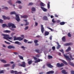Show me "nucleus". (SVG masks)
I'll return each mask as SVG.
<instances>
[{
	"label": "nucleus",
	"mask_w": 74,
	"mask_h": 74,
	"mask_svg": "<svg viewBox=\"0 0 74 74\" xmlns=\"http://www.w3.org/2000/svg\"><path fill=\"white\" fill-rule=\"evenodd\" d=\"M68 36L69 37H71V35L70 34V33H68Z\"/></svg>",
	"instance_id": "nucleus-43"
},
{
	"label": "nucleus",
	"mask_w": 74,
	"mask_h": 74,
	"mask_svg": "<svg viewBox=\"0 0 74 74\" xmlns=\"http://www.w3.org/2000/svg\"><path fill=\"white\" fill-rule=\"evenodd\" d=\"M3 9H5V10H8V8H7V7H6L5 8H3Z\"/></svg>",
	"instance_id": "nucleus-60"
},
{
	"label": "nucleus",
	"mask_w": 74,
	"mask_h": 74,
	"mask_svg": "<svg viewBox=\"0 0 74 74\" xmlns=\"http://www.w3.org/2000/svg\"><path fill=\"white\" fill-rule=\"evenodd\" d=\"M16 3H18L19 4H21L22 3V2L21 1H18L16 2Z\"/></svg>",
	"instance_id": "nucleus-44"
},
{
	"label": "nucleus",
	"mask_w": 74,
	"mask_h": 74,
	"mask_svg": "<svg viewBox=\"0 0 74 74\" xmlns=\"http://www.w3.org/2000/svg\"><path fill=\"white\" fill-rule=\"evenodd\" d=\"M33 3H30L29 4V5H33Z\"/></svg>",
	"instance_id": "nucleus-53"
},
{
	"label": "nucleus",
	"mask_w": 74,
	"mask_h": 74,
	"mask_svg": "<svg viewBox=\"0 0 74 74\" xmlns=\"http://www.w3.org/2000/svg\"><path fill=\"white\" fill-rule=\"evenodd\" d=\"M73 43H67L64 44V46H69V45H72Z\"/></svg>",
	"instance_id": "nucleus-7"
},
{
	"label": "nucleus",
	"mask_w": 74,
	"mask_h": 74,
	"mask_svg": "<svg viewBox=\"0 0 74 74\" xmlns=\"http://www.w3.org/2000/svg\"><path fill=\"white\" fill-rule=\"evenodd\" d=\"M35 51L36 52L38 53H40V50L39 49H36Z\"/></svg>",
	"instance_id": "nucleus-38"
},
{
	"label": "nucleus",
	"mask_w": 74,
	"mask_h": 74,
	"mask_svg": "<svg viewBox=\"0 0 74 74\" xmlns=\"http://www.w3.org/2000/svg\"><path fill=\"white\" fill-rule=\"evenodd\" d=\"M35 46L36 47V46H38V44L36 43H35Z\"/></svg>",
	"instance_id": "nucleus-63"
},
{
	"label": "nucleus",
	"mask_w": 74,
	"mask_h": 74,
	"mask_svg": "<svg viewBox=\"0 0 74 74\" xmlns=\"http://www.w3.org/2000/svg\"><path fill=\"white\" fill-rule=\"evenodd\" d=\"M1 62H2V63H7V61L4 60H1Z\"/></svg>",
	"instance_id": "nucleus-25"
},
{
	"label": "nucleus",
	"mask_w": 74,
	"mask_h": 74,
	"mask_svg": "<svg viewBox=\"0 0 74 74\" xmlns=\"http://www.w3.org/2000/svg\"><path fill=\"white\" fill-rule=\"evenodd\" d=\"M71 73L72 74H74V71H71Z\"/></svg>",
	"instance_id": "nucleus-59"
},
{
	"label": "nucleus",
	"mask_w": 74,
	"mask_h": 74,
	"mask_svg": "<svg viewBox=\"0 0 74 74\" xmlns=\"http://www.w3.org/2000/svg\"><path fill=\"white\" fill-rule=\"evenodd\" d=\"M56 66L58 67H61L64 66V64L63 63H61L60 64L59 63H58L57 64Z\"/></svg>",
	"instance_id": "nucleus-2"
},
{
	"label": "nucleus",
	"mask_w": 74,
	"mask_h": 74,
	"mask_svg": "<svg viewBox=\"0 0 74 74\" xmlns=\"http://www.w3.org/2000/svg\"><path fill=\"white\" fill-rule=\"evenodd\" d=\"M12 23H8V27H10L12 26Z\"/></svg>",
	"instance_id": "nucleus-33"
},
{
	"label": "nucleus",
	"mask_w": 74,
	"mask_h": 74,
	"mask_svg": "<svg viewBox=\"0 0 74 74\" xmlns=\"http://www.w3.org/2000/svg\"><path fill=\"white\" fill-rule=\"evenodd\" d=\"M69 56H70V58L72 59V60H73V59H74V58H73V56H72V55H71V54L70 53L69 54Z\"/></svg>",
	"instance_id": "nucleus-31"
},
{
	"label": "nucleus",
	"mask_w": 74,
	"mask_h": 74,
	"mask_svg": "<svg viewBox=\"0 0 74 74\" xmlns=\"http://www.w3.org/2000/svg\"><path fill=\"white\" fill-rule=\"evenodd\" d=\"M52 49L53 51H55V46L53 47H52Z\"/></svg>",
	"instance_id": "nucleus-52"
},
{
	"label": "nucleus",
	"mask_w": 74,
	"mask_h": 74,
	"mask_svg": "<svg viewBox=\"0 0 74 74\" xmlns=\"http://www.w3.org/2000/svg\"><path fill=\"white\" fill-rule=\"evenodd\" d=\"M52 36H50V37L49 38L50 40H52Z\"/></svg>",
	"instance_id": "nucleus-64"
},
{
	"label": "nucleus",
	"mask_w": 74,
	"mask_h": 74,
	"mask_svg": "<svg viewBox=\"0 0 74 74\" xmlns=\"http://www.w3.org/2000/svg\"><path fill=\"white\" fill-rule=\"evenodd\" d=\"M32 11L35 12L36 11V9L34 8H32Z\"/></svg>",
	"instance_id": "nucleus-41"
},
{
	"label": "nucleus",
	"mask_w": 74,
	"mask_h": 74,
	"mask_svg": "<svg viewBox=\"0 0 74 74\" xmlns=\"http://www.w3.org/2000/svg\"><path fill=\"white\" fill-rule=\"evenodd\" d=\"M2 17L4 20H7V19L9 20L10 19V17H6L5 16H2Z\"/></svg>",
	"instance_id": "nucleus-6"
},
{
	"label": "nucleus",
	"mask_w": 74,
	"mask_h": 74,
	"mask_svg": "<svg viewBox=\"0 0 74 74\" xmlns=\"http://www.w3.org/2000/svg\"><path fill=\"white\" fill-rule=\"evenodd\" d=\"M40 5L41 7H44V6L45 5L42 2H41L40 3Z\"/></svg>",
	"instance_id": "nucleus-20"
},
{
	"label": "nucleus",
	"mask_w": 74,
	"mask_h": 74,
	"mask_svg": "<svg viewBox=\"0 0 74 74\" xmlns=\"http://www.w3.org/2000/svg\"><path fill=\"white\" fill-rule=\"evenodd\" d=\"M14 53L15 55H18V53L16 52H14Z\"/></svg>",
	"instance_id": "nucleus-61"
},
{
	"label": "nucleus",
	"mask_w": 74,
	"mask_h": 74,
	"mask_svg": "<svg viewBox=\"0 0 74 74\" xmlns=\"http://www.w3.org/2000/svg\"><path fill=\"white\" fill-rule=\"evenodd\" d=\"M21 38L20 37H18V40H19V41H21V40H22L23 38H24V35H21Z\"/></svg>",
	"instance_id": "nucleus-4"
},
{
	"label": "nucleus",
	"mask_w": 74,
	"mask_h": 74,
	"mask_svg": "<svg viewBox=\"0 0 74 74\" xmlns=\"http://www.w3.org/2000/svg\"><path fill=\"white\" fill-rule=\"evenodd\" d=\"M28 28H29V27L28 26H27L25 28V30H27V29H28Z\"/></svg>",
	"instance_id": "nucleus-57"
},
{
	"label": "nucleus",
	"mask_w": 74,
	"mask_h": 74,
	"mask_svg": "<svg viewBox=\"0 0 74 74\" xmlns=\"http://www.w3.org/2000/svg\"><path fill=\"white\" fill-rule=\"evenodd\" d=\"M10 66V64H5L4 65V67H7V66H8V67H9Z\"/></svg>",
	"instance_id": "nucleus-24"
},
{
	"label": "nucleus",
	"mask_w": 74,
	"mask_h": 74,
	"mask_svg": "<svg viewBox=\"0 0 74 74\" xmlns=\"http://www.w3.org/2000/svg\"><path fill=\"white\" fill-rule=\"evenodd\" d=\"M7 26V25L5 24H3L2 25L3 27H6Z\"/></svg>",
	"instance_id": "nucleus-40"
},
{
	"label": "nucleus",
	"mask_w": 74,
	"mask_h": 74,
	"mask_svg": "<svg viewBox=\"0 0 74 74\" xmlns=\"http://www.w3.org/2000/svg\"><path fill=\"white\" fill-rule=\"evenodd\" d=\"M33 58L34 59V60H37V58L34 56L33 57Z\"/></svg>",
	"instance_id": "nucleus-50"
},
{
	"label": "nucleus",
	"mask_w": 74,
	"mask_h": 74,
	"mask_svg": "<svg viewBox=\"0 0 74 74\" xmlns=\"http://www.w3.org/2000/svg\"><path fill=\"white\" fill-rule=\"evenodd\" d=\"M71 50V48L69 46L68 49L66 50V52H69V51H70Z\"/></svg>",
	"instance_id": "nucleus-22"
},
{
	"label": "nucleus",
	"mask_w": 74,
	"mask_h": 74,
	"mask_svg": "<svg viewBox=\"0 0 74 74\" xmlns=\"http://www.w3.org/2000/svg\"><path fill=\"white\" fill-rule=\"evenodd\" d=\"M12 37H10L9 36L8 37V39L7 40L8 41H9L10 42H12L9 40H12Z\"/></svg>",
	"instance_id": "nucleus-12"
},
{
	"label": "nucleus",
	"mask_w": 74,
	"mask_h": 74,
	"mask_svg": "<svg viewBox=\"0 0 74 74\" xmlns=\"http://www.w3.org/2000/svg\"><path fill=\"white\" fill-rule=\"evenodd\" d=\"M5 42L7 44H8V45H10V43L6 41H5Z\"/></svg>",
	"instance_id": "nucleus-48"
},
{
	"label": "nucleus",
	"mask_w": 74,
	"mask_h": 74,
	"mask_svg": "<svg viewBox=\"0 0 74 74\" xmlns=\"http://www.w3.org/2000/svg\"><path fill=\"white\" fill-rule=\"evenodd\" d=\"M2 35L4 36V37H3L4 39H6V40H8V38L9 35L5 34H2Z\"/></svg>",
	"instance_id": "nucleus-3"
},
{
	"label": "nucleus",
	"mask_w": 74,
	"mask_h": 74,
	"mask_svg": "<svg viewBox=\"0 0 74 74\" xmlns=\"http://www.w3.org/2000/svg\"><path fill=\"white\" fill-rule=\"evenodd\" d=\"M64 56L65 57V58L68 61H70V60H71V58H70L69 57V56H66L65 54H64Z\"/></svg>",
	"instance_id": "nucleus-1"
},
{
	"label": "nucleus",
	"mask_w": 74,
	"mask_h": 74,
	"mask_svg": "<svg viewBox=\"0 0 74 74\" xmlns=\"http://www.w3.org/2000/svg\"><path fill=\"white\" fill-rule=\"evenodd\" d=\"M60 52H62L63 54H64V51H63V49H62L61 50H60Z\"/></svg>",
	"instance_id": "nucleus-47"
},
{
	"label": "nucleus",
	"mask_w": 74,
	"mask_h": 74,
	"mask_svg": "<svg viewBox=\"0 0 74 74\" xmlns=\"http://www.w3.org/2000/svg\"><path fill=\"white\" fill-rule=\"evenodd\" d=\"M47 66L49 67V68H52L53 67V66L52 65H51L50 64H47Z\"/></svg>",
	"instance_id": "nucleus-18"
},
{
	"label": "nucleus",
	"mask_w": 74,
	"mask_h": 74,
	"mask_svg": "<svg viewBox=\"0 0 74 74\" xmlns=\"http://www.w3.org/2000/svg\"><path fill=\"white\" fill-rule=\"evenodd\" d=\"M24 21L26 23L25 24V26H27V25H28L29 22H27V20H24Z\"/></svg>",
	"instance_id": "nucleus-15"
},
{
	"label": "nucleus",
	"mask_w": 74,
	"mask_h": 74,
	"mask_svg": "<svg viewBox=\"0 0 74 74\" xmlns=\"http://www.w3.org/2000/svg\"><path fill=\"white\" fill-rule=\"evenodd\" d=\"M42 19L44 21H48V20L47 16H44L43 17Z\"/></svg>",
	"instance_id": "nucleus-9"
},
{
	"label": "nucleus",
	"mask_w": 74,
	"mask_h": 74,
	"mask_svg": "<svg viewBox=\"0 0 74 74\" xmlns=\"http://www.w3.org/2000/svg\"><path fill=\"white\" fill-rule=\"evenodd\" d=\"M15 64H14L13 65H12V69H14V67H15Z\"/></svg>",
	"instance_id": "nucleus-56"
},
{
	"label": "nucleus",
	"mask_w": 74,
	"mask_h": 74,
	"mask_svg": "<svg viewBox=\"0 0 74 74\" xmlns=\"http://www.w3.org/2000/svg\"><path fill=\"white\" fill-rule=\"evenodd\" d=\"M47 29H48L49 30H50L51 32H53L54 30L51 28L50 27H47Z\"/></svg>",
	"instance_id": "nucleus-32"
},
{
	"label": "nucleus",
	"mask_w": 74,
	"mask_h": 74,
	"mask_svg": "<svg viewBox=\"0 0 74 74\" xmlns=\"http://www.w3.org/2000/svg\"><path fill=\"white\" fill-rule=\"evenodd\" d=\"M62 40L63 41V42H65L66 41V38L65 36H63L62 38Z\"/></svg>",
	"instance_id": "nucleus-21"
},
{
	"label": "nucleus",
	"mask_w": 74,
	"mask_h": 74,
	"mask_svg": "<svg viewBox=\"0 0 74 74\" xmlns=\"http://www.w3.org/2000/svg\"><path fill=\"white\" fill-rule=\"evenodd\" d=\"M56 44H57L58 45V46L57 47V49H59L60 48V47H61V46L60 45H59V43L58 42H56Z\"/></svg>",
	"instance_id": "nucleus-13"
},
{
	"label": "nucleus",
	"mask_w": 74,
	"mask_h": 74,
	"mask_svg": "<svg viewBox=\"0 0 74 74\" xmlns=\"http://www.w3.org/2000/svg\"><path fill=\"white\" fill-rule=\"evenodd\" d=\"M4 71L3 70H1L0 71V73H4Z\"/></svg>",
	"instance_id": "nucleus-51"
},
{
	"label": "nucleus",
	"mask_w": 74,
	"mask_h": 74,
	"mask_svg": "<svg viewBox=\"0 0 74 74\" xmlns=\"http://www.w3.org/2000/svg\"><path fill=\"white\" fill-rule=\"evenodd\" d=\"M62 62H63L65 64V65H67V63L66 62V61H65L64 60H62Z\"/></svg>",
	"instance_id": "nucleus-37"
},
{
	"label": "nucleus",
	"mask_w": 74,
	"mask_h": 74,
	"mask_svg": "<svg viewBox=\"0 0 74 74\" xmlns=\"http://www.w3.org/2000/svg\"><path fill=\"white\" fill-rule=\"evenodd\" d=\"M10 15H12L13 14H16V13L15 11L12 12H10Z\"/></svg>",
	"instance_id": "nucleus-35"
},
{
	"label": "nucleus",
	"mask_w": 74,
	"mask_h": 74,
	"mask_svg": "<svg viewBox=\"0 0 74 74\" xmlns=\"http://www.w3.org/2000/svg\"><path fill=\"white\" fill-rule=\"evenodd\" d=\"M41 9H42V10L43 11H44V12H46V11H47V9H45L44 7H41Z\"/></svg>",
	"instance_id": "nucleus-14"
},
{
	"label": "nucleus",
	"mask_w": 74,
	"mask_h": 74,
	"mask_svg": "<svg viewBox=\"0 0 74 74\" xmlns=\"http://www.w3.org/2000/svg\"><path fill=\"white\" fill-rule=\"evenodd\" d=\"M8 2L9 4H10V5H12V1L11 0L8 1Z\"/></svg>",
	"instance_id": "nucleus-28"
},
{
	"label": "nucleus",
	"mask_w": 74,
	"mask_h": 74,
	"mask_svg": "<svg viewBox=\"0 0 74 74\" xmlns=\"http://www.w3.org/2000/svg\"><path fill=\"white\" fill-rule=\"evenodd\" d=\"M54 19H53L52 20V22L54 23H55V22H56V21H54Z\"/></svg>",
	"instance_id": "nucleus-55"
},
{
	"label": "nucleus",
	"mask_w": 74,
	"mask_h": 74,
	"mask_svg": "<svg viewBox=\"0 0 74 74\" xmlns=\"http://www.w3.org/2000/svg\"><path fill=\"white\" fill-rule=\"evenodd\" d=\"M16 16L17 18H19V16H18V15L16 14Z\"/></svg>",
	"instance_id": "nucleus-58"
},
{
	"label": "nucleus",
	"mask_w": 74,
	"mask_h": 74,
	"mask_svg": "<svg viewBox=\"0 0 74 74\" xmlns=\"http://www.w3.org/2000/svg\"><path fill=\"white\" fill-rule=\"evenodd\" d=\"M16 19L17 22H19L20 21V18H16Z\"/></svg>",
	"instance_id": "nucleus-42"
},
{
	"label": "nucleus",
	"mask_w": 74,
	"mask_h": 74,
	"mask_svg": "<svg viewBox=\"0 0 74 74\" xmlns=\"http://www.w3.org/2000/svg\"><path fill=\"white\" fill-rule=\"evenodd\" d=\"M54 73V71H49L47 72V74H53Z\"/></svg>",
	"instance_id": "nucleus-11"
},
{
	"label": "nucleus",
	"mask_w": 74,
	"mask_h": 74,
	"mask_svg": "<svg viewBox=\"0 0 74 74\" xmlns=\"http://www.w3.org/2000/svg\"><path fill=\"white\" fill-rule=\"evenodd\" d=\"M48 58L49 59H52V58H53L52 56L49 55L48 56Z\"/></svg>",
	"instance_id": "nucleus-39"
},
{
	"label": "nucleus",
	"mask_w": 74,
	"mask_h": 74,
	"mask_svg": "<svg viewBox=\"0 0 74 74\" xmlns=\"http://www.w3.org/2000/svg\"><path fill=\"white\" fill-rule=\"evenodd\" d=\"M18 37L16 38V36H14V41H15L16 40H18Z\"/></svg>",
	"instance_id": "nucleus-27"
},
{
	"label": "nucleus",
	"mask_w": 74,
	"mask_h": 74,
	"mask_svg": "<svg viewBox=\"0 0 74 74\" xmlns=\"http://www.w3.org/2000/svg\"><path fill=\"white\" fill-rule=\"evenodd\" d=\"M41 31L42 33H44V28L43 27V25H41Z\"/></svg>",
	"instance_id": "nucleus-5"
},
{
	"label": "nucleus",
	"mask_w": 74,
	"mask_h": 74,
	"mask_svg": "<svg viewBox=\"0 0 74 74\" xmlns=\"http://www.w3.org/2000/svg\"><path fill=\"white\" fill-rule=\"evenodd\" d=\"M18 57H19L20 59L21 60H23V57L21 56L20 55H18Z\"/></svg>",
	"instance_id": "nucleus-36"
},
{
	"label": "nucleus",
	"mask_w": 74,
	"mask_h": 74,
	"mask_svg": "<svg viewBox=\"0 0 74 74\" xmlns=\"http://www.w3.org/2000/svg\"><path fill=\"white\" fill-rule=\"evenodd\" d=\"M47 8L48 9L50 8V2H48V4H47Z\"/></svg>",
	"instance_id": "nucleus-23"
},
{
	"label": "nucleus",
	"mask_w": 74,
	"mask_h": 74,
	"mask_svg": "<svg viewBox=\"0 0 74 74\" xmlns=\"http://www.w3.org/2000/svg\"><path fill=\"white\" fill-rule=\"evenodd\" d=\"M61 72L62 73V74H67V72H66V71L65 70H62V71Z\"/></svg>",
	"instance_id": "nucleus-16"
},
{
	"label": "nucleus",
	"mask_w": 74,
	"mask_h": 74,
	"mask_svg": "<svg viewBox=\"0 0 74 74\" xmlns=\"http://www.w3.org/2000/svg\"><path fill=\"white\" fill-rule=\"evenodd\" d=\"M15 44H18V45H20V44L19 43V42L18 41H16L15 42Z\"/></svg>",
	"instance_id": "nucleus-45"
},
{
	"label": "nucleus",
	"mask_w": 74,
	"mask_h": 74,
	"mask_svg": "<svg viewBox=\"0 0 74 74\" xmlns=\"http://www.w3.org/2000/svg\"><path fill=\"white\" fill-rule=\"evenodd\" d=\"M22 64H21V67H26V64L25 62L23 61L22 62Z\"/></svg>",
	"instance_id": "nucleus-8"
},
{
	"label": "nucleus",
	"mask_w": 74,
	"mask_h": 74,
	"mask_svg": "<svg viewBox=\"0 0 74 74\" xmlns=\"http://www.w3.org/2000/svg\"><path fill=\"white\" fill-rule=\"evenodd\" d=\"M60 25H64L65 24V22H60Z\"/></svg>",
	"instance_id": "nucleus-29"
},
{
	"label": "nucleus",
	"mask_w": 74,
	"mask_h": 74,
	"mask_svg": "<svg viewBox=\"0 0 74 74\" xmlns=\"http://www.w3.org/2000/svg\"><path fill=\"white\" fill-rule=\"evenodd\" d=\"M49 32L46 31L45 32V36H48L49 35Z\"/></svg>",
	"instance_id": "nucleus-17"
},
{
	"label": "nucleus",
	"mask_w": 74,
	"mask_h": 74,
	"mask_svg": "<svg viewBox=\"0 0 74 74\" xmlns=\"http://www.w3.org/2000/svg\"><path fill=\"white\" fill-rule=\"evenodd\" d=\"M24 42H25L26 43L27 42V40L26 39H24Z\"/></svg>",
	"instance_id": "nucleus-62"
},
{
	"label": "nucleus",
	"mask_w": 74,
	"mask_h": 74,
	"mask_svg": "<svg viewBox=\"0 0 74 74\" xmlns=\"http://www.w3.org/2000/svg\"><path fill=\"white\" fill-rule=\"evenodd\" d=\"M8 48L9 49H11V48L14 49L15 48V47L13 45H9L8 47Z\"/></svg>",
	"instance_id": "nucleus-10"
},
{
	"label": "nucleus",
	"mask_w": 74,
	"mask_h": 74,
	"mask_svg": "<svg viewBox=\"0 0 74 74\" xmlns=\"http://www.w3.org/2000/svg\"><path fill=\"white\" fill-rule=\"evenodd\" d=\"M0 23H3V20L0 19Z\"/></svg>",
	"instance_id": "nucleus-46"
},
{
	"label": "nucleus",
	"mask_w": 74,
	"mask_h": 74,
	"mask_svg": "<svg viewBox=\"0 0 74 74\" xmlns=\"http://www.w3.org/2000/svg\"><path fill=\"white\" fill-rule=\"evenodd\" d=\"M69 64L70 65H71V66H73V67H74V64L71 62L70 61H69Z\"/></svg>",
	"instance_id": "nucleus-19"
},
{
	"label": "nucleus",
	"mask_w": 74,
	"mask_h": 74,
	"mask_svg": "<svg viewBox=\"0 0 74 74\" xmlns=\"http://www.w3.org/2000/svg\"><path fill=\"white\" fill-rule=\"evenodd\" d=\"M34 42L35 43H37L38 42V40H34Z\"/></svg>",
	"instance_id": "nucleus-49"
},
{
	"label": "nucleus",
	"mask_w": 74,
	"mask_h": 74,
	"mask_svg": "<svg viewBox=\"0 0 74 74\" xmlns=\"http://www.w3.org/2000/svg\"><path fill=\"white\" fill-rule=\"evenodd\" d=\"M11 27L12 28H16V26H15V25L14 24H12Z\"/></svg>",
	"instance_id": "nucleus-30"
},
{
	"label": "nucleus",
	"mask_w": 74,
	"mask_h": 74,
	"mask_svg": "<svg viewBox=\"0 0 74 74\" xmlns=\"http://www.w3.org/2000/svg\"><path fill=\"white\" fill-rule=\"evenodd\" d=\"M27 17H28L26 15H24V18H27Z\"/></svg>",
	"instance_id": "nucleus-54"
},
{
	"label": "nucleus",
	"mask_w": 74,
	"mask_h": 74,
	"mask_svg": "<svg viewBox=\"0 0 74 74\" xmlns=\"http://www.w3.org/2000/svg\"><path fill=\"white\" fill-rule=\"evenodd\" d=\"M4 33H11V31L9 30H5L4 31Z\"/></svg>",
	"instance_id": "nucleus-34"
},
{
	"label": "nucleus",
	"mask_w": 74,
	"mask_h": 74,
	"mask_svg": "<svg viewBox=\"0 0 74 74\" xmlns=\"http://www.w3.org/2000/svg\"><path fill=\"white\" fill-rule=\"evenodd\" d=\"M32 62H33V61H32V60L29 61L28 62V64H29L30 65L32 63Z\"/></svg>",
	"instance_id": "nucleus-26"
}]
</instances>
